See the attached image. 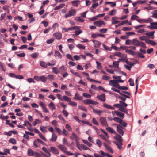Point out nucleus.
Masks as SVG:
<instances>
[{
  "mask_svg": "<svg viewBox=\"0 0 157 157\" xmlns=\"http://www.w3.org/2000/svg\"><path fill=\"white\" fill-rule=\"evenodd\" d=\"M38 56V53H34L31 54L30 56L33 59H35L37 58Z\"/></svg>",
  "mask_w": 157,
  "mask_h": 157,
  "instance_id": "e433bc0d",
  "label": "nucleus"
},
{
  "mask_svg": "<svg viewBox=\"0 0 157 157\" xmlns=\"http://www.w3.org/2000/svg\"><path fill=\"white\" fill-rule=\"evenodd\" d=\"M82 95L84 97L86 98H90L91 97V96L90 95L87 93H83Z\"/></svg>",
  "mask_w": 157,
  "mask_h": 157,
  "instance_id": "774afa93",
  "label": "nucleus"
},
{
  "mask_svg": "<svg viewBox=\"0 0 157 157\" xmlns=\"http://www.w3.org/2000/svg\"><path fill=\"white\" fill-rule=\"evenodd\" d=\"M34 153L33 150L31 149H29L27 151L28 155L29 156H33L34 155Z\"/></svg>",
  "mask_w": 157,
  "mask_h": 157,
  "instance_id": "a878e982",
  "label": "nucleus"
},
{
  "mask_svg": "<svg viewBox=\"0 0 157 157\" xmlns=\"http://www.w3.org/2000/svg\"><path fill=\"white\" fill-rule=\"evenodd\" d=\"M154 33V31L151 32L146 33V34L148 36H153ZM154 38V37L153 36L151 37V38L152 39H153Z\"/></svg>",
  "mask_w": 157,
  "mask_h": 157,
  "instance_id": "09e8293b",
  "label": "nucleus"
},
{
  "mask_svg": "<svg viewBox=\"0 0 157 157\" xmlns=\"http://www.w3.org/2000/svg\"><path fill=\"white\" fill-rule=\"evenodd\" d=\"M9 142L13 144H16V141L15 139L14 138H10V139L9 140Z\"/></svg>",
  "mask_w": 157,
  "mask_h": 157,
  "instance_id": "3c124183",
  "label": "nucleus"
},
{
  "mask_svg": "<svg viewBox=\"0 0 157 157\" xmlns=\"http://www.w3.org/2000/svg\"><path fill=\"white\" fill-rule=\"evenodd\" d=\"M54 55L55 57H57L59 59H61L62 57V55L57 50L55 51Z\"/></svg>",
  "mask_w": 157,
  "mask_h": 157,
  "instance_id": "412c9836",
  "label": "nucleus"
},
{
  "mask_svg": "<svg viewBox=\"0 0 157 157\" xmlns=\"http://www.w3.org/2000/svg\"><path fill=\"white\" fill-rule=\"evenodd\" d=\"M101 43L98 41H97L94 44V47L95 48H98L101 45Z\"/></svg>",
  "mask_w": 157,
  "mask_h": 157,
  "instance_id": "13d9d810",
  "label": "nucleus"
},
{
  "mask_svg": "<svg viewBox=\"0 0 157 157\" xmlns=\"http://www.w3.org/2000/svg\"><path fill=\"white\" fill-rule=\"evenodd\" d=\"M77 47L80 49L84 50L85 48V46H83L80 44H78L77 45Z\"/></svg>",
  "mask_w": 157,
  "mask_h": 157,
  "instance_id": "de8ad7c7",
  "label": "nucleus"
},
{
  "mask_svg": "<svg viewBox=\"0 0 157 157\" xmlns=\"http://www.w3.org/2000/svg\"><path fill=\"white\" fill-rule=\"evenodd\" d=\"M72 135L73 136H70L71 139H75L76 142L78 141V140L79 138L77 135L74 133H72Z\"/></svg>",
  "mask_w": 157,
  "mask_h": 157,
  "instance_id": "6ab92c4d",
  "label": "nucleus"
},
{
  "mask_svg": "<svg viewBox=\"0 0 157 157\" xmlns=\"http://www.w3.org/2000/svg\"><path fill=\"white\" fill-rule=\"evenodd\" d=\"M96 143L99 147H101L102 144L101 141L99 139H97L96 140Z\"/></svg>",
  "mask_w": 157,
  "mask_h": 157,
  "instance_id": "f704fd0d",
  "label": "nucleus"
},
{
  "mask_svg": "<svg viewBox=\"0 0 157 157\" xmlns=\"http://www.w3.org/2000/svg\"><path fill=\"white\" fill-rule=\"evenodd\" d=\"M117 18L116 17H113L112 18V24H116L120 22V21H117L116 20L117 19Z\"/></svg>",
  "mask_w": 157,
  "mask_h": 157,
  "instance_id": "c85d7f7f",
  "label": "nucleus"
},
{
  "mask_svg": "<svg viewBox=\"0 0 157 157\" xmlns=\"http://www.w3.org/2000/svg\"><path fill=\"white\" fill-rule=\"evenodd\" d=\"M40 122V121L38 119H36L35 121L33 123V124L34 126H36L37 124Z\"/></svg>",
  "mask_w": 157,
  "mask_h": 157,
  "instance_id": "338daca9",
  "label": "nucleus"
},
{
  "mask_svg": "<svg viewBox=\"0 0 157 157\" xmlns=\"http://www.w3.org/2000/svg\"><path fill=\"white\" fill-rule=\"evenodd\" d=\"M116 12V10L115 9H113L112 11L109 12V15L110 16H112L115 15Z\"/></svg>",
  "mask_w": 157,
  "mask_h": 157,
  "instance_id": "6e6d98bb",
  "label": "nucleus"
},
{
  "mask_svg": "<svg viewBox=\"0 0 157 157\" xmlns=\"http://www.w3.org/2000/svg\"><path fill=\"white\" fill-rule=\"evenodd\" d=\"M133 45L136 46H139L140 45V41H139L136 39H133Z\"/></svg>",
  "mask_w": 157,
  "mask_h": 157,
  "instance_id": "aec40b11",
  "label": "nucleus"
},
{
  "mask_svg": "<svg viewBox=\"0 0 157 157\" xmlns=\"http://www.w3.org/2000/svg\"><path fill=\"white\" fill-rule=\"evenodd\" d=\"M65 5L64 4H60L58 6H56V7H55V8H54V10H59L61 9V8L63 7Z\"/></svg>",
  "mask_w": 157,
  "mask_h": 157,
  "instance_id": "2f4dec72",
  "label": "nucleus"
},
{
  "mask_svg": "<svg viewBox=\"0 0 157 157\" xmlns=\"http://www.w3.org/2000/svg\"><path fill=\"white\" fill-rule=\"evenodd\" d=\"M79 0H75L71 2V3L73 5L75 6H78V2H79Z\"/></svg>",
  "mask_w": 157,
  "mask_h": 157,
  "instance_id": "a19ab883",
  "label": "nucleus"
},
{
  "mask_svg": "<svg viewBox=\"0 0 157 157\" xmlns=\"http://www.w3.org/2000/svg\"><path fill=\"white\" fill-rule=\"evenodd\" d=\"M101 124L104 126H108V124L107 123L106 119L105 117H101L99 119Z\"/></svg>",
  "mask_w": 157,
  "mask_h": 157,
  "instance_id": "f03ea898",
  "label": "nucleus"
},
{
  "mask_svg": "<svg viewBox=\"0 0 157 157\" xmlns=\"http://www.w3.org/2000/svg\"><path fill=\"white\" fill-rule=\"evenodd\" d=\"M40 81L45 83L46 82L47 79V78L44 76H41L40 78Z\"/></svg>",
  "mask_w": 157,
  "mask_h": 157,
  "instance_id": "7c9ffc66",
  "label": "nucleus"
},
{
  "mask_svg": "<svg viewBox=\"0 0 157 157\" xmlns=\"http://www.w3.org/2000/svg\"><path fill=\"white\" fill-rule=\"evenodd\" d=\"M106 149L110 152L112 153H113V151L111 149L110 146L109 145L106 143L104 142L103 143Z\"/></svg>",
  "mask_w": 157,
  "mask_h": 157,
  "instance_id": "9d476101",
  "label": "nucleus"
},
{
  "mask_svg": "<svg viewBox=\"0 0 157 157\" xmlns=\"http://www.w3.org/2000/svg\"><path fill=\"white\" fill-rule=\"evenodd\" d=\"M133 39L132 40H130L129 39H127L126 40L125 43V44L126 45H133Z\"/></svg>",
  "mask_w": 157,
  "mask_h": 157,
  "instance_id": "bb28decb",
  "label": "nucleus"
},
{
  "mask_svg": "<svg viewBox=\"0 0 157 157\" xmlns=\"http://www.w3.org/2000/svg\"><path fill=\"white\" fill-rule=\"evenodd\" d=\"M115 125H117V132L122 136H123L124 134V132L122 130L123 128L122 127L120 124H114Z\"/></svg>",
  "mask_w": 157,
  "mask_h": 157,
  "instance_id": "20e7f679",
  "label": "nucleus"
},
{
  "mask_svg": "<svg viewBox=\"0 0 157 157\" xmlns=\"http://www.w3.org/2000/svg\"><path fill=\"white\" fill-rule=\"evenodd\" d=\"M138 22L140 23H149L153 21V20L151 18H148L147 19H136Z\"/></svg>",
  "mask_w": 157,
  "mask_h": 157,
  "instance_id": "423d86ee",
  "label": "nucleus"
},
{
  "mask_svg": "<svg viewBox=\"0 0 157 157\" xmlns=\"http://www.w3.org/2000/svg\"><path fill=\"white\" fill-rule=\"evenodd\" d=\"M58 147L59 149L63 151L64 152H65L67 149V148L64 145H59L58 146Z\"/></svg>",
  "mask_w": 157,
  "mask_h": 157,
  "instance_id": "ddd939ff",
  "label": "nucleus"
},
{
  "mask_svg": "<svg viewBox=\"0 0 157 157\" xmlns=\"http://www.w3.org/2000/svg\"><path fill=\"white\" fill-rule=\"evenodd\" d=\"M125 52L129 54L134 55V53L135 52L132 51L131 50L127 49L126 50Z\"/></svg>",
  "mask_w": 157,
  "mask_h": 157,
  "instance_id": "49530a36",
  "label": "nucleus"
},
{
  "mask_svg": "<svg viewBox=\"0 0 157 157\" xmlns=\"http://www.w3.org/2000/svg\"><path fill=\"white\" fill-rule=\"evenodd\" d=\"M94 24L98 27H101L102 24H105V22L101 20L95 21L94 23Z\"/></svg>",
  "mask_w": 157,
  "mask_h": 157,
  "instance_id": "6e6552de",
  "label": "nucleus"
},
{
  "mask_svg": "<svg viewBox=\"0 0 157 157\" xmlns=\"http://www.w3.org/2000/svg\"><path fill=\"white\" fill-rule=\"evenodd\" d=\"M119 62V61L113 62V67L118 68Z\"/></svg>",
  "mask_w": 157,
  "mask_h": 157,
  "instance_id": "8fccbe9b",
  "label": "nucleus"
},
{
  "mask_svg": "<svg viewBox=\"0 0 157 157\" xmlns=\"http://www.w3.org/2000/svg\"><path fill=\"white\" fill-rule=\"evenodd\" d=\"M107 31V29H101L99 32L101 33H106Z\"/></svg>",
  "mask_w": 157,
  "mask_h": 157,
  "instance_id": "bf43d9fd",
  "label": "nucleus"
},
{
  "mask_svg": "<svg viewBox=\"0 0 157 157\" xmlns=\"http://www.w3.org/2000/svg\"><path fill=\"white\" fill-rule=\"evenodd\" d=\"M114 112L118 116L120 117L121 119H122L124 118V113L116 111H115Z\"/></svg>",
  "mask_w": 157,
  "mask_h": 157,
  "instance_id": "2eb2a0df",
  "label": "nucleus"
},
{
  "mask_svg": "<svg viewBox=\"0 0 157 157\" xmlns=\"http://www.w3.org/2000/svg\"><path fill=\"white\" fill-rule=\"evenodd\" d=\"M52 69L53 70L52 72L56 74L60 73L59 71L58 70L57 68L56 67H52Z\"/></svg>",
  "mask_w": 157,
  "mask_h": 157,
  "instance_id": "c756f323",
  "label": "nucleus"
},
{
  "mask_svg": "<svg viewBox=\"0 0 157 157\" xmlns=\"http://www.w3.org/2000/svg\"><path fill=\"white\" fill-rule=\"evenodd\" d=\"M97 98L102 102L105 101V95L104 94L97 95Z\"/></svg>",
  "mask_w": 157,
  "mask_h": 157,
  "instance_id": "0eeeda50",
  "label": "nucleus"
},
{
  "mask_svg": "<svg viewBox=\"0 0 157 157\" xmlns=\"http://www.w3.org/2000/svg\"><path fill=\"white\" fill-rule=\"evenodd\" d=\"M119 103H120L121 107H126L128 106V105L124 102L122 101H120Z\"/></svg>",
  "mask_w": 157,
  "mask_h": 157,
  "instance_id": "a18cd8bd",
  "label": "nucleus"
},
{
  "mask_svg": "<svg viewBox=\"0 0 157 157\" xmlns=\"http://www.w3.org/2000/svg\"><path fill=\"white\" fill-rule=\"evenodd\" d=\"M40 65L44 68H47V63L43 61H41L40 63Z\"/></svg>",
  "mask_w": 157,
  "mask_h": 157,
  "instance_id": "5701e85b",
  "label": "nucleus"
},
{
  "mask_svg": "<svg viewBox=\"0 0 157 157\" xmlns=\"http://www.w3.org/2000/svg\"><path fill=\"white\" fill-rule=\"evenodd\" d=\"M50 151L53 153L56 154H59V151L58 149L55 147H51L50 148Z\"/></svg>",
  "mask_w": 157,
  "mask_h": 157,
  "instance_id": "9b49d317",
  "label": "nucleus"
},
{
  "mask_svg": "<svg viewBox=\"0 0 157 157\" xmlns=\"http://www.w3.org/2000/svg\"><path fill=\"white\" fill-rule=\"evenodd\" d=\"M139 39L141 40H144L145 41V42L146 43V41H147L148 40H147V37L146 36H141L139 37Z\"/></svg>",
  "mask_w": 157,
  "mask_h": 157,
  "instance_id": "c9c22d12",
  "label": "nucleus"
},
{
  "mask_svg": "<svg viewBox=\"0 0 157 157\" xmlns=\"http://www.w3.org/2000/svg\"><path fill=\"white\" fill-rule=\"evenodd\" d=\"M151 25L148 26L147 28L150 29H157V22L150 23Z\"/></svg>",
  "mask_w": 157,
  "mask_h": 157,
  "instance_id": "1a4fd4ad",
  "label": "nucleus"
},
{
  "mask_svg": "<svg viewBox=\"0 0 157 157\" xmlns=\"http://www.w3.org/2000/svg\"><path fill=\"white\" fill-rule=\"evenodd\" d=\"M76 10L73 9H71L69 10L68 13L65 14V17L67 18L69 17L75 16L76 13Z\"/></svg>",
  "mask_w": 157,
  "mask_h": 157,
  "instance_id": "f257e3e1",
  "label": "nucleus"
},
{
  "mask_svg": "<svg viewBox=\"0 0 157 157\" xmlns=\"http://www.w3.org/2000/svg\"><path fill=\"white\" fill-rule=\"evenodd\" d=\"M59 69L60 73L62 74L67 71V68L66 67L63 65L60 67Z\"/></svg>",
  "mask_w": 157,
  "mask_h": 157,
  "instance_id": "dca6fc26",
  "label": "nucleus"
},
{
  "mask_svg": "<svg viewBox=\"0 0 157 157\" xmlns=\"http://www.w3.org/2000/svg\"><path fill=\"white\" fill-rule=\"evenodd\" d=\"M82 141L85 144H86L87 145L90 147L92 145V144L91 143L89 142L88 141L86 140H83Z\"/></svg>",
  "mask_w": 157,
  "mask_h": 157,
  "instance_id": "79ce46f5",
  "label": "nucleus"
},
{
  "mask_svg": "<svg viewBox=\"0 0 157 157\" xmlns=\"http://www.w3.org/2000/svg\"><path fill=\"white\" fill-rule=\"evenodd\" d=\"M146 43L153 46H155L156 44V42L151 40H148L147 41H146Z\"/></svg>",
  "mask_w": 157,
  "mask_h": 157,
  "instance_id": "c03bdc74",
  "label": "nucleus"
},
{
  "mask_svg": "<svg viewBox=\"0 0 157 157\" xmlns=\"http://www.w3.org/2000/svg\"><path fill=\"white\" fill-rule=\"evenodd\" d=\"M70 105H72L76 107L77 105V103L76 102H73L71 101V100L68 103Z\"/></svg>",
  "mask_w": 157,
  "mask_h": 157,
  "instance_id": "864d4df0",
  "label": "nucleus"
},
{
  "mask_svg": "<svg viewBox=\"0 0 157 157\" xmlns=\"http://www.w3.org/2000/svg\"><path fill=\"white\" fill-rule=\"evenodd\" d=\"M118 89L120 90H127L128 89V88L126 86H119Z\"/></svg>",
  "mask_w": 157,
  "mask_h": 157,
  "instance_id": "4d7b16f0",
  "label": "nucleus"
},
{
  "mask_svg": "<svg viewBox=\"0 0 157 157\" xmlns=\"http://www.w3.org/2000/svg\"><path fill=\"white\" fill-rule=\"evenodd\" d=\"M76 20L77 21L80 22H83L84 21V19L80 17H79L77 19H76Z\"/></svg>",
  "mask_w": 157,
  "mask_h": 157,
  "instance_id": "0e129e2a",
  "label": "nucleus"
},
{
  "mask_svg": "<svg viewBox=\"0 0 157 157\" xmlns=\"http://www.w3.org/2000/svg\"><path fill=\"white\" fill-rule=\"evenodd\" d=\"M117 145L118 148L120 149L121 150L122 149L121 146L122 145V143L117 142L115 143Z\"/></svg>",
  "mask_w": 157,
  "mask_h": 157,
  "instance_id": "4c0bfd02",
  "label": "nucleus"
},
{
  "mask_svg": "<svg viewBox=\"0 0 157 157\" xmlns=\"http://www.w3.org/2000/svg\"><path fill=\"white\" fill-rule=\"evenodd\" d=\"M78 107L79 109L86 112H87V109L83 106L82 105H78Z\"/></svg>",
  "mask_w": 157,
  "mask_h": 157,
  "instance_id": "5fc2aeb1",
  "label": "nucleus"
},
{
  "mask_svg": "<svg viewBox=\"0 0 157 157\" xmlns=\"http://www.w3.org/2000/svg\"><path fill=\"white\" fill-rule=\"evenodd\" d=\"M53 36L57 39L60 40L62 38V34L59 33H56L53 34Z\"/></svg>",
  "mask_w": 157,
  "mask_h": 157,
  "instance_id": "f8f14e48",
  "label": "nucleus"
},
{
  "mask_svg": "<svg viewBox=\"0 0 157 157\" xmlns=\"http://www.w3.org/2000/svg\"><path fill=\"white\" fill-rule=\"evenodd\" d=\"M114 55L115 56H118L120 57H122V54L120 52H116Z\"/></svg>",
  "mask_w": 157,
  "mask_h": 157,
  "instance_id": "e2e57ef3",
  "label": "nucleus"
},
{
  "mask_svg": "<svg viewBox=\"0 0 157 157\" xmlns=\"http://www.w3.org/2000/svg\"><path fill=\"white\" fill-rule=\"evenodd\" d=\"M63 100H64L65 101L69 102L71 100V99L70 98L67 96H64L63 97Z\"/></svg>",
  "mask_w": 157,
  "mask_h": 157,
  "instance_id": "473e14b6",
  "label": "nucleus"
},
{
  "mask_svg": "<svg viewBox=\"0 0 157 157\" xmlns=\"http://www.w3.org/2000/svg\"><path fill=\"white\" fill-rule=\"evenodd\" d=\"M57 136L54 133L52 134V138L49 139L50 141L52 142H55L57 139Z\"/></svg>",
  "mask_w": 157,
  "mask_h": 157,
  "instance_id": "a211bd4d",
  "label": "nucleus"
},
{
  "mask_svg": "<svg viewBox=\"0 0 157 157\" xmlns=\"http://www.w3.org/2000/svg\"><path fill=\"white\" fill-rule=\"evenodd\" d=\"M82 97L79 95V94L76 93L75 95V97H74V99L75 100H82Z\"/></svg>",
  "mask_w": 157,
  "mask_h": 157,
  "instance_id": "f3484780",
  "label": "nucleus"
},
{
  "mask_svg": "<svg viewBox=\"0 0 157 157\" xmlns=\"http://www.w3.org/2000/svg\"><path fill=\"white\" fill-rule=\"evenodd\" d=\"M49 107L52 110H53L55 109V106L54 103L51 102L48 105Z\"/></svg>",
  "mask_w": 157,
  "mask_h": 157,
  "instance_id": "b1692460",
  "label": "nucleus"
},
{
  "mask_svg": "<svg viewBox=\"0 0 157 157\" xmlns=\"http://www.w3.org/2000/svg\"><path fill=\"white\" fill-rule=\"evenodd\" d=\"M55 129L57 131L59 135H61L62 134V132L60 129L57 127H55Z\"/></svg>",
  "mask_w": 157,
  "mask_h": 157,
  "instance_id": "37998d69",
  "label": "nucleus"
},
{
  "mask_svg": "<svg viewBox=\"0 0 157 157\" xmlns=\"http://www.w3.org/2000/svg\"><path fill=\"white\" fill-rule=\"evenodd\" d=\"M96 63L97 65V68L98 69H100L101 68V65L100 63L98 61H96Z\"/></svg>",
  "mask_w": 157,
  "mask_h": 157,
  "instance_id": "052dcab7",
  "label": "nucleus"
},
{
  "mask_svg": "<svg viewBox=\"0 0 157 157\" xmlns=\"http://www.w3.org/2000/svg\"><path fill=\"white\" fill-rule=\"evenodd\" d=\"M42 150L46 153L48 154V155H44L45 157H50L51 155V154L48 151V150L45 147H43L42 148Z\"/></svg>",
  "mask_w": 157,
  "mask_h": 157,
  "instance_id": "4468645a",
  "label": "nucleus"
},
{
  "mask_svg": "<svg viewBox=\"0 0 157 157\" xmlns=\"http://www.w3.org/2000/svg\"><path fill=\"white\" fill-rule=\"evenodd\" d=\"M103 106L106 108L108 109H111L114 110V109L115 108L114 107H112V106H111L110 105H108L105 103H104L103 105Z\"/></svg>",
  "mask_w": 157,
  "mask_h": 157,
  "instance_id": "cd10ccee",
  "label": "nucleus"
},
{
  "mask_svg": "<svg viewBox=\"0 0 157 157\" xmlns=\"http://www.w3.org/2000/svg\"><path fill=\"white\" fill-rule=\"evenodd\" d=\"M66 57L69 59L71 60L72 61H74V59L72 58L71 56L69 54H67L66 55Z\"/></svg>",
  "mask_w": 157,
  "mask_h": 157,
  "instance_id": "680f3d73",
  "label": "nucleus"
},
{
  "mask_svg": "<svg viewBox=\"0 0 157 157\" xmlns=\"http://www.w3.org/2000/svg\"><path fill=\"white\" fill-rule=\"evenodd\" d=\"M106 130L111 133L116 134V132L110 127H108L106 128Z\"/></svg>",
  "mask_w": 157,
  "mask_h": 157,
  "instance_id": "4be33fe9",
  "label": "nucleus"
},
{
  "mask_svg": "<svg viewBox=\"0 0 157 157\" xmlns=\"http://www.w3.org/2000/svg\"><path fill=\"white\" fill-rule=\"evenodd\" d=\"M47 77L48 78L50 81L53 80L55 78L54 76L51 75H48Z\"/></svg>",
  "mask_w": 157,
  "mask_h": 157,
  "instance_id": "603ef678",
  "label": "nucleus"
},
{
  "mask_svg": "<svg viewBox=\"0 0 157 157\" xmlns=\"http://www.w3.org/2000/svg\"><path fill=\"white\" fill-rule=\"evenodd\" d=\"M116 82H117L116 80H110L109 83V85L118 89L119 85Z\"/></svg>",
  "mask_w": 157,
  "mask_h": 157,
  "instance_id": "39448f33",
  "label": "nucleus"
},
{
  "mask_svg": "<svg viewBox=\"0 0 157 157\" xmlns=\"http://www.w3.org/2000/svg\"><path fill=\"white\" fill-rule=\"evenodd\" d=\"M111 78L109 76H108L106 75H103L102 76V79L103 80H108L110 79Z\"/></svg>",
  "mask_w": 157,
  "mask_h": 157,
  "instance_id": "69168bd1",
  "label": "nucleus"
},
{
  "mask_svg": "<svg viewBox=\"0 0 157 157\" xmlns=\"http://www.w3.org/2000/svg\"><path fill=\"white\" fill-rule=\"evenodd\" d=\"M92 110L93 112L95 114H96L98 115H100L101 113L103 112V111L101 110H97L96 109H94V108H92Z\"/></svg>",
  "mask_w": 157,
  "mask_h": 157,
  "instance_id": "393cba45",
  "label": "nucleus"
},
{
  "mask_svg": "<svg viewBox=\"0 0 157 157\" xmlns=\"http://www.w3.org/2000/svg\"><path fill=\"white\" fill-rule=\"evenodd\" d=\"M119 110L125 113H128V110L124 107H121L119 109Z\"/></svg>",
  "mask_w": 157,
  "mask_h": 157,
  "instance_id": "72a5a7b5",
  "label": "nucleus"
},
{
  "mask_svg": "<svg viewBox=\"0 0 157 157\" xmlns=\"http://www.w3.org/2000/svg\"><path fill=\"white\" fill-rule=\"evenodd\" d=\"M115 121L120 123L122 121V120L119 117H114L113 118Z\"/></svg>",
  "mask_w": 157,
  "mask_h": 157,
  "instance_id": "58836bf2",
  "label": "nucleus"
},
{
  "mask_svg": "<svg viewBox=\"0 0 157 157\" xmlns=\"http://www.w3.org/2000/svg\"><path fill=\"white\" fill-rule=\"evenodd\" d=\"M117 140L118 141V142L121 143L122 142V140L121 137L120 135L118 134L117 135V137L116 138Z\"/></svg>",
  "mask_w": 157,
  "mask_h": 157,
  "instance_id": "ea45409f",
  "label": "nucleus"
},
{
  "mask_svg": "<svg viewBox=\"0 0 157 157\" xmlns=\"http://www.w3.org/2000/svg\"><path fill=\"white\" fill-rule=\"evenodd\" d=\"M83 102L86 105L89 104L97 105L98 104V103L97 102L92 100L90 99L84 100H83Z\"/></svg>",
  "mask_w": 157,
  "mask_h": 157,
  "instance_id": "7ed1b4c3",
  "label": "nucleus"
}]
</instances>
